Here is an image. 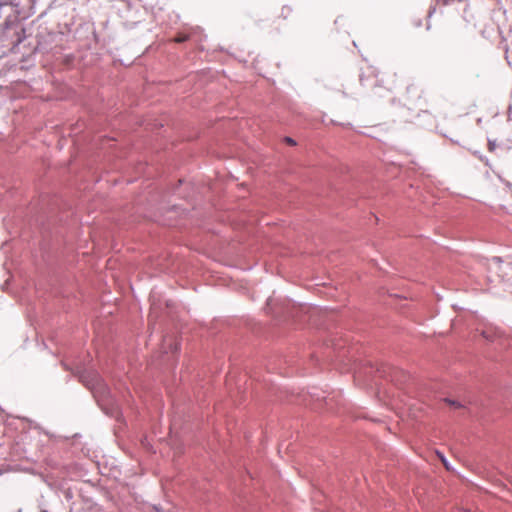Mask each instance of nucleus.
I'll return each mask as SVG.
<instances>
[{
	"instance_id": "1",
	"label": "nucleus",
	"mask_w": 512,
	"mask_h": 512,
	"mask_svg": "<svg viewBox=\"0 0 512 512\" xmlns=\"http://www.w3.org/2000/svg\"><path fill=\"white\" fill-rule=\"evenodd\" d=\"M501 335L502 333L498 329H495L493 333L490 330L483 331V336L491 340H493L495 337H500Z\"/></svg>"
},
{
	"instance_id": "2",
	"label": "nucleus",
	"mask_w": 512,
	"mask_h": 512,
	"mask_svg": "<svg viewBox=\"0 0 512 512\" xmlns=\"http://www.w3.org/2000/svg\"><path fill=\"white\" fill-rule=\"evenodd\" d=\"M189 38V36L187 34H178L175 38H174V42L176 43H182V42H185L187 41Z\"/></svg>"
},
{
	"instance_id": "3",
	"label": "nucleus",
	"mask_w": 512,
	"mask_h": 512,
	"mask_svg": "<svg viewBox=\"0 0 512 512\" xmlns=\"http://www.w3.org/2000/svg\"><path fill=\"white\" fill-rule=\"evenodd\" d=\"M454 0H435V6H445L453 2Z\"/></svg>"
},
{
	"instance_id": "4",
	"label": "nucleus",
	"mask_w": 512,
	"mask_h": 512,
	"mask_svg": "<svg viewBox=\"0 0 512 512\" xmlns=\"http://www.w3.org/2000/svg\"><path fill=\"white\" fill-rule=\"evenodd\" d=\"M437 455L441 459V461L444 464V466L446 467V469L449 470L450 469L449 464L447 463V461L444 458L443 454H441L440 452H437Z\"/></svg>"
},
{
	"instance_id": "5",
	"label": "nucleus",
	"mask_w": 512,
	"mask_h": 512,
	"mask_svg": "<svg viewBox=\"0 0 512 512\" xmlns=\"http://www.w3.org/2000/svg\"><path fill=\"white\" fill-rule=\"evenodd\" d=\"M291 12V8L290 7H283L282 8V15H284L285 17L287 16V14H289Z\"/></svg>"
},
{
	"instance_id": "6",
	"label": "nucleus",
	"mask_w": 512,
	"mask_h": 512,
	"mask_svg": "<svg viewBox=\"0 0 512 512\" xmlns=\"http://www.w3.org/2000/svg\"><path fill=\"white\" fill-rule=\"evenodd\" d=\"M285 142H286L287 144L291 145V146L296 145L295 140H293V139H292V138H290V137H286V138H285Z\"/></svg>"
},
{
	"instance_id": "7",
	"label": "nucleus",
	"mask_w": 512,
	"mask_h": 512,
	"mask_svg": "<svg viewBox=\"0 0 512 512\" xmlns=\"http://www.w3.org/2000/svg\"><path fill=\"white\" fill-rule=\"evenodd\" d=\"M449 404L454 405L455 408H459L461 405L459 403H456L455 401H448Z\"/></svg>"
},
{
	"instance_id": "8",
	"label": "nucleus",
	"mask_w": 512,
	"mask_h": 512,
	"mask_svg": "<svg viewBox=\"0 0 512 512\" xmlns=\"http://www.w3.org/2000/svg\"><path fill=\"white\" fill-rule=\"evenodd\" d=\"M463 512H469L468 510H463Z\"/></svg>"
}]
</instances>
